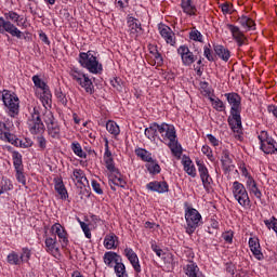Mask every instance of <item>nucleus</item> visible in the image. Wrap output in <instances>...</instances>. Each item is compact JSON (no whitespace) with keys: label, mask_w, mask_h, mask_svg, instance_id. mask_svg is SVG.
<instances>
[{"label":"nucleus","mask_w":277,"mask_h":277,"mask_svg":"<svg viewBox=\"0 0 277 277\" xmlns=\"http://www.w3.org/2000/svg\"><path fill=\"white\" fill-rule=\"evenodd\" d=\"M71 277H85V276H83V274H81L80 272L75 271V272L71 274Z\"/></svg>","instance_id":"774afa93"},{"label":"nucleus","mask_w":277,"mask_h":277,"mask_svg":"<svg viewBox=\"0 0 277 277\" xmlns=\"http://www.w3.org/2000/svg\"><path fill=\"white\" fill-rule=\"evenodd\" d=\"M196 164L203 188L206 189V192H211V185H213V177H211V174H209V169L207 168V164H205V161L200 159L196 160Z\"/></svg>","instance_id":"ddd939ff"},{"label":"nucleus","mask_w":277,"mask_h":277,"mask_svg":"<svg viewBox=\"0 0 277 277\" xmlns=\"http://www.w3.org/2000/svg\"><path fill=\"white\" fill-rule=\"evenodd\" d=\"M0 140L9 144H18V138L10 132V126L3 121H0Z\"/></svg>","instance_id":"6ab92c4d"},{"label":"nucleus","mask_w":277,"mask_h":277,"mask_svg":"<svg viewBox=\"0 0 277 277\" xmlns=\"http://www.w3.org/2000/svg\"><path fill=\"white\" fill-rule=\"evenodd\" d=\"M12 159L16 181L23 186L27 185V177L25 176V168L23 166V155L18 151H12Z\"/></svg>","instance_id":"9b49d317"},{"label":"nucleus","mask_w":277,"mask_h":277,"mask_svg":"<svg viewBox=\"0 0 277 277\" xmlns=\"http://www.w3.org/2000/svg\"><path fill=\"white\" fill-rule=\"evenodd\" d=\"M19 260L22 261V263H29V261L31 260V249L27 247L22 248Z\"/></svg>","instance_id":"49530a36"},{"label":"nucleus","mask_w":277,"mask_h":277,"mask_svg":"<svg viewBox=\"0 0 277 277\" xmlns=\"http://www.w3.org/2000/svg\"><path fill=\"white\" fill-rule=\"evenodd\" d=\"M181 8L184 14H187V16H196V12H198L196 4L192 2V0H182Z\"/></svg>","instance_id":"c9c22d12"},{"label":"nucleus","mask_w":277,"mask_h":277,"mask_svg":"<svg viewBox=\"0 0 277 277\" xmlns=\"http://www.w3.org/2000/svg\"><path fill=\"white\" fill-rule=\"evenodd\" d=\"M203 55L208 60V62H215V55H213L211 44L208 43L203 47Z\"/></svg>","instance_id":"8fccbe9b"},{"label":"nucleus","mask_w":277,"mask_h":277,"mask_svg":"<svg viewBox=\"0 0 277 277\" xmlns=\"http://www.w3.org/2000/svg\"><path fill=\"white\" fill-rule=\"evenodd\" d=\"M43 120L47 124L48 135L52 137V140H60L61 137V129L60 123L55 120L53 113L48 111L44 114Z\"/></svg>","instance_id":"f8f14e48"},{"label":"nucleus","mask_w":277,"mask_h":277,"mask_svg":"<svg viewBox=\"0 0 277 277\" xmlns=\"http://www.w3.org/2000/svg\"><path fill=\"white\" fill-rule=\"evenodd\" d=\"M246 186L249 194L253 195L255 198H258V200L263 198V193H261V189L259 188L256 181H254V177H249V180L246 181Z\"/></svg>","instance_id":"c756f323"},{"label":"nucleus","mask_w":277,"mask_h":277,"mask_svg":"<svg viewBox=\"0 0 277 277\" xmlns=\"http://www.w3.org/2000/svg\"><path fill=\"white\" fill-rule=\"evenodd\" d=\"M214 53L223 60V62H228L230 60V50L221 44L213 45Z\"/></svg>","instance_id":"f704fd0d"},{"label":"nucleus","mask_w":277,"mask_h":277,"mask_svg":"<svg viewBox=\"0 0 277 277\" xmlns=\"http://www.w3.org/2000/svg\"><path fill=\"white\" fill-rule=\"evenodd\" d=\"M6 262L9 265H23L21 255L16 251H11L6 256Z\"/></svg>","instance_id":"a19ab883"},{"label":"nucleus","mask_w":277,"mask_h":277,"mask_svg":"<svg viewBox=\"0 0 277 277\" xmlns=\"http://www.w3.org/2000/svg\"><path fill=\"white\" fill-rule=\"evenodd\" d=\"M249 248L256 261H263L265 259L263 251H261V241L258 237L249 238Z\"/></svg>","instance_id":"412c9836"},{"label":"nucleus","mask_w":277,"mask_h":277,"mask_svg":"<svg viewBox=\"0 0 277 277\" xmlns=\"http://www.w3.org/2000/svg\"><path fill=\"white\" fill-rule=\"evenodd\" d=\"M78 62L82 68H85L92 75H98V72H103V65L98 63V60L93 55L91 51L80 52Z\"/></svg>","instance_id":"423d86ee"},{"label":"nucleus","mask_w":277,"mask_h":277,"mask_svg":"<svg viewBox=\"0 0 277 277\" xmlns=\"http://www.w3.org/2000/svg\"><path fill=\"white\" fill-rule=\"evenodd\" d=\"M32 83L35 84L36 89V96L39 97L41 101L43 107L45 109H49L51 105H53V95L51 94V89L44 82L42 79H40V76H32Z\"/></svg>","instance_id":"39448f33"},{"label":"nucleus","mask_w":277,"mask_h":277,"mask_svg":"<svg viewBox=\"0 0 277 277\" xmlns=\"http://www.w3.org/2000/svg\"><path fill=\"white\" fill-rule=\"evenodd\" d=\"M106 130L108 133H110V135H114L115 137L120 135V127L115 121L109 120L106 123Z\"/></svg>","instance_id":"37998d69"},{"label":"nucleus","mask_w":277,"mask_h":277,"mask_svg":"<svg viewBox=\"0 0 277 277\" xmlns=\"http://www.w3.org/2000/svg\"><path fill=\"white\" fill-rule=\"evenodd\" d=\"M69 77L72 79V81H75V83H77V81L83 77V75H85L81 69H79L78 67H70L69 71H68Z\"/></svg>","instance_id":"c03bdc74"},{"label":"nucleus","mask_w":277,"mask_h":277,"mask_svg":"<svg viewBox=\"0 0 277 277\" xmlns=\"http://www.w3.org/2000/svg\"><path fill=\"white\" fill-rule=\"evenodd\" d=\"M153 55H154L155 63L158 66H161V64H163V56H161V53L156 51V52H153Z\"/></svg>","instance_id":"052dcab7"},{"label":"nucleus","mask_w":277,"mask_h":277,"mask_svg":"<svg viewBox=\"0 0 277 277\" xmlns=\"http://www.w3.org/2000/svg\"><path fill=\"white\" fill-rule=\"evenodd\" d=\"M45 251L49 254H57L60 253V247H57V237H45Z\"/></svg>","instance_id":"473e14b6"},{"label":"nucleus","mask_w":277,"mask_h":277,"mask_svg":"<svg viewBox=\"0 0 277 277\" xmlns=\"http://www.w3.org/2000/svg\"><path fill=\"white\" fill-rule=\"evenodd\" d=\"M114 269L117 277H129V273H127V266L124 263H122V261L115 264Z\"/></svg>","instance_id":"79ce46f5"},{"label":"nucleus","mask_w":277,"mask_h":277,"mask_svg":"<svg viewBox=\"0 0 277 277\" xmlns=\"http://www.w3.org/2000/svg\"><path fill=\"white\" fill-rule=\"evenodd\" d=\"M55 96L58 103H61V105H64V106L68 105V97H66V93H64L62 89H57L55 91Z\"/></svg>","instance_id":"09e8293b"},{"label":"nucleus","mask_w":277,"mask_h":277,"mask_svg":"<svg viewBox=\"0 0 277 277\" xmlns=\"http://www.w3.org/2000/svg\"><path fill=\"white\" fill-rule=\"evenodd\" d=\"M258 140L260 142V148L265 155H277V142L267 131H261L258 134Z\"/></svg>","instance_id":"1a4fd4ad"},{"label":"nucleus","mask_w":277,"mask_h":277,"mask_svg":"<svg viewBox=\"0 0 277 277\" xmlns=\"http://www.w3.org/2000/svg\"><path fill=\"white\" fill-rule=\"evenodd\" d=\"M223 14H233V4L225 2L220 5Z\"/></svg>","instance_id":"5fc2aeb1"},{"label":"nucleus","mask_w":277,"mask_h":277,"mask_svg":"<svg viewBox=\"0 0 277 277\" xmlns=\"http://www.w3.org/2000/svg\"><path fill=\"white\" fill-rule=\"evenodd\" d=\"M39 38L41 42H44V44H51V41L49 40V37L44 32L39 34Z\"/></svg>","instance_id":"0e129e2a"},{"label":"nucleus","mask_w":277,"mask_h":277,"mask_svg":"<svg viewBox=\"0 0 277 277\" xmlns=\"http://www.w3.org/2000/svg\"><path fill=\"white\" fill-rule=\"evenodd\" d=\"M227 29H229L232 38L235 40L238 47H243V44L248 42V37H246V34H243L239 26L227 24Z\"/></svg>","instance_id":"a211bd4d"},{"label":"nucleus","mask_w":277,"mask_h":277,"mask_svg":"<svg viewBox=\"0 0 277 277\" xmlns=\"http://www.w3.org/2000/svg\"><path fill=\"white\" fill-rule=\"evenodd\" d=\"M136 157H138L142 161L148 163V161H153V154L145 148H136L134 150Z\"/></svg>","instance_id":"e433bc0d"},{"label":"nucleus","mask_w":277,"mask_h":277,"mask_svg":"<svg viewBox=\"0 0 277 277\" xmlns=\"http://www.w3.org/2000/svg\"><path fill=\"white\" fill-rule=\"evenodd\" d=\"M227 103L230 105V117L228 118L229 126L233 131L239 133L241 131V96L238 93H225Z\"/></svg>","instance_id":"7ed1b4c3"},{"label":"nucleus","mask_w":277,"mask_h":277,"mask_svg":"<svg viewBox=\"0 0 277 277\" xmlns=\"http://www.w3.org/2000/svg\"><path fill=\"white\" fill-rule=\"evenodd\" d=\"M207 137L208 142H210L212 146H220V140H217L213 134H207Z\"/></svg>","instance_id":"e2e57ef3"},{"label":"nucleus","mask_w":277,"mask_h":277,"mask_svg":"<svg viewBox=\"0 0 277 277\" xmlns=\"http://www.w3.org/2000/svg\"><path fill=\"white\" fill-rule=\"evenodd\" d=\"M28 131L31 135H42L44 133V122L40 118V110L38 107H34L27 119Z\"/></svg>","instance_id":"6e6552de"},{"label":"nucleus","mask_w":277,"mask_h":277,"mask_svg":"<svg viewBox=\"0 0 277 277\" xmlns=\"http://www.w3.org/2000/svg\"><path fill=\"white\" fill-rule=\"evenodd\" d=\"M50 232L54 235V237L58 238V242L61 243L62 248H66L68 246V232L66 230V227H64L60 223H54Z\"/></svg>","instance_id":"4468645a"},{"label":"nucleus","mask_w":277,"mask_h":277,"mask_svg":"<svg viewBox=\"0 0 277 277\" xmlns=\"http://www.w3.org/2000/svg\"><path fill=\"white\" fill-rule=\"evenodd\" d=\"M145 168L147 169V172H149V174H159L161 172V167L159 166V162H157V160L153 158L145 164Z\"/></svg>","instance_id":"4c0bfd02"},{"label":"nucleus","mask_w":277,"mask_h":277,"mask_svg":"<svg viewBox=\"0 0 277 277\" xmlns=\"http://www.w3.org/2000/svg\"><path fill=\"white\" fill-rule=\"evenodd\" d=\"M232 194L240 207H250V196L248 195L246 186L241 182L235 181L233 183Z\"/></svg>","instance_id":"9d476101"},{"label":"nucleus","mask_w":277,"mask_h":277,"mask_svg":"<svg viewBox=\"0 0 277 277\" xmlns=\"http://www.w3.org/2000/svg\"><path fill=\"white\" fill-rule=\"evenodd\" d=\"M150 246H151L153 252H155V254H157L159 256V259H161V256H163V254H164L163 249L159 248L157 246V242H155V241H151Z\"/></svg>","instance_id":"4d7b16f0"},{"label":"nucleus","mask_w":277,"mask_h":277,"mask_svg":"<svg viewBox=\"0 0 277 277\" xmlns=\"http://www.w3.org/2000/svg\"><path fill=\"white\" fill-rule=\"evenodd\" d=\"M111 185L114 187H122L124 189V187H127V181L124 180V177L121 175L120 177H118L116 181H114L111 183Z\"/></svg>","instance_id":"6e6d98bb"},{"label":"nucleus","mask_w":277,"mask_h":277,"mask_svg":"<svg viewBox=\"0 0 277 277\" xmlns=\"http://www.w3.org/2000/svg\"><path fill=\"white\" fill-rule=\"evenodd\" d=\"M181 163L184 168V172H186L188 176H192V179H196L197 176L196 166L194 164V161L192 160V158H189V156L184 155L182 157Z\"/></svg>","instance_id":"5701e85b"},{"label":"nucleus","mask_w":277,"mask_h":277,"mask_svg":"<svg viewBox=\"0 0 277 277\" xmlns=\"http://www.w3.org/2000/svg\"><path fill=\"white\" fill-rule=\"evenodd\" d=\"M76 83L80 85V88H82L87 94H94V83L92 82V79H90V76L87 74H83V76L78 81H76Z\"/></svg>","instance_id":"bb28decb"},{"label":"nucleus","mask_w":277,"mask_h":277,"mask_svg":"<svg viewBox=\"0 0 277 277\" xmlns=\"http://www.w3.org/2000/svg\"><path fill=\"white\" fill-rule=\"evenodd\" d=\"M71 180L80 189H83V187L90 185V182L88 181V177L85 176V172L81 169H74L71 174Z\"/></svg>","instance_id":"4be33fe9"},{"label":"nucleus","mask_w":277,"mask_h":277,"mask_svg":"<svg viewBox=\"0 0 277 277\" xmlns=\"http://www.w3.org/2000/svg\"><path fill=\"white\" fill-rule=\"evenodd\" d=\"M120 176H122V173H120V170H116L115 172H110L108 173V183L110 185V189H113V192H116V186L111 185L114 182L118 181V179H120Z\"/></svg>","instance_id":"a18cd8bd"},{"label":"nucleus","mask_w":277,"mask_h":277,"mask_svg":"<svg viewBox=\"0 0 277 277\" xmlns=\"http://www.w3.org/2000/svg\"><path fill=\"white\" fill-rule=\"evenodd\" d=\"M233 237H234L233 232H225L222 235V238L224 239V241H226V243H233Z\"/></svg>","instance_id":"680f3d73"},{"label":"nucleus","mask_w":277,"mask_h":277,"mask_svg":"<svg viewBox=\"0 0 277 277\" xmlns=\"http://www.w3.org/2000/svg\"><path fill=\"white\" fill-rule=\"evenodd\" d=\"M119 243L118 236L114 233L106 235L104 238V248H106V250H116Z\"/></svg>","instance_id":"2f4dec72"},{"label":"nucleus","mask_w":277,"mask_h":277,"mask_svg":"<svg viewBox=\"0 0 277 277\" xmlns=\"http://www.w3.org/2000/svg\"><path fill=\"white\" fill-rule=\"evenodd\" d=\"M209 101L215 111H226V104L219 97H209Z\"/></svg>","instance_id":"58836bf2"},{"label":"nucleus","mask_w":277,"mask_h":277,"mask_svg":"<svg viewBox=\"0 0 277 277\" xmlns=\"http://www.w3.org/2000/svg\"><path fill=\"white\" fill-rule=\"evenodd\" d=\"M13 23H15L16 25H14ZM1 27L3 31L10 34V36H12L13 38L21 39L23 38V31H21L18 27H23L24 29H26L27 19L21 17V15L14 11H9L4 13V17H0V34Z\"/></svg>","instance_id":"f03ea898"},{"label":"nucleus","mask_w":277,"mask_h":277,"mask_svg":"<svg viewBox=\"0 0 277 277\" xmlns=\"http://www.w3.org/2000/svg\"><path fill=\"white\" fill-rule=\"evenodd\" d=\"M210 226L211 228L217 230V228H220V222H217V220L215 219H210Z\"/></svg>","instance_id":"69168bd1"},{"label":"nucleus","mask_w":277,"mask_h":277,"mask_svg":"<svg viewBox=\"0 0 277 277\" xmlns=\"http://www.w3.org/2000/svg\"><path fill=\"white\" fill-rule=\"evenodd\" d=\"M221 162L222 169L225 173L233 172L235 170L233 158H230V151H228L227 149L222 151Z\"/></svg>","instance_id":"b1692460"},{"label":"nucleus","mask_w":277,"mask_h":277,"mask_svg":"<svg viewBox=\"0 0 277 277\" xmlns=\"http://www.w3.org/2000/svg\"><path fill=\"white\" fill-rule=\"evenodd\" d=\"M241 174H242V176H245L247 179V181H249V179H252V175H250V173L248 172V169L246 167L241 168Z\"/></svg>","instance_id":"338daca9"},{"label":"nucleus","mask_w":277,"mask_h":277,"mask_svg":"<svg viewBox=\"0 0 277 277\" xmlns=\"http://www.w3.org/2000/svg\"><path fill=\"white\" fill-rule=\"evenodd\" d=\"M124 256H127L128 261L132 265L134 272L136 274L142 273V265H140V258H137V253L133 251L131 248H126L123 251Z\"/></svg>","instance_id":"aec40b11"},{"label":"nucleus","mask_w":277,"mask_h":277,"mask_svg":"<svg viewBox=\"0 0 277 277\" xmlns=\"http://www.w3.org/2000/svg\"><path fill=\"white\" fill-rule=\"evenodd\" d=\"M146 188L149 189V192H156L157 194H166L169 192L170 186L167 182L154 181L149 182L146 185Z\"/></svg>","instance_id":"a878e982"},{"label":"nucleus","mask_w":277,"mask_h":277,"mask_svg":"<svg viewBox=\"0 0 277 277\" xmlns=\"http://www.w3.org/2000/svg\"><path fill=\"white\" fill-rule=\"evenodd\" d=\"M2 194H5V192H11V189H14V185L12 184V181L6 177H2V181L0 183Z\"/></svg>","instance_id":"de8ad7c7"},{"label":"nucleus","mask_w":277,"mask_h":277,"mask_svg":"<svg viewBox=\"0 0 277 277\" xmlns=\"http://www.w3.org/2000/svg\"><path fill=\"white\" fill-rule=\"evenodd\" d=\"M103 261L107 267H115V265H118L122 261V258L114 252V251H107L104 253Z\"/></svg>","instance_id":"cd10ccee"},{"label":"nucleus","mask_w":277,"mask_h":277,"mask_svg":"<svg viewBox=\"0 0 277 277\" xmlns=\"http://www.w3.org/2000/svg\"><path fill=\"white\" fill-rule=\"evenodd\" d=\"M237 23H239L241 29H243L245 31H254V29H256V24L254 23V19L248 15L238 16Z\"/></svg>","instance_id":"393cba45"},{"label":"nucleus","mask_w":277,"mask_h":277,"mask_svg":"<svg viewBox=\"0 0 277 277\" xmlns=\"http://www.w3.org/2000/svg\"><path fill=\"white\" fill-rule=\"evenodd\" d=\"M201 153L206 155L209 161H215V156H213V149H211L209 145H203L201 148Z\"/></svg>","instance_id":"3c124183"},{"label":"nucleus","mask_w":277,"mask_h":277,"mask_svg":"<svg viewBox=\"0 0 277 277\" xmlns=\"http://www.w3.org/2000/svg\"><path fill=\"white\" fill-rule=\"evenodd\" d=\"M158 135H160V142H163V144H167L170 148L172 156L176 157V159H181V155H183V147L176 138V128L166 122H153L145 129V137L148 140H155Z\"/></svg>","instance_id":"f257e3e1"},{"label":"nucleus","mask_w":277,"mask_h":277,"mask_svg":"<svg viewBox=\"0 0 277 277\" xmlns=\"http://www.w3.org/2000/svg\"><path fill=\"white\" fill-rule=\"evenodd\" d=\"M91 185L95 194H98L100 196H102L103 188H101V184L97 183L96 180H92Z\"/></svg>","instance_id":"bf43d9fd"},{"label":"nucleus","mask_w":277,"mask_h":277,"mask_svg":"<svg viewBox=\"0 0 277 277\" xmlns=\"http://www.w3.org/2000/svg\"><path fill=\"white\" fill-rule=\"evenodd\" d=\"M71 150L74 155L80 157V159H85L88 157V154L83 151V148L81 147V144L79 142L71 143Z\"/></svg>","instance_id":"ea45409f"},{"label":"nucleus","mask_w":277,"mask_h":277,"mask_svg":"<svg viewBox=\"0 0 277 277\" xmlns=\"http://www.w3.org/2000/svg\"><path fill=\"white\" fill-rule=\"evenodd\" d=\"M0 98L4 105V111L10 118H16L21 114V100L16 93L3 90L0 92Z\"/></svg>","instance_id":"20e7f679"},{"label":"nucleus","mask_w":277,"mask_h":277,"mask_svg":"<svg viewBox=\"0 0 277 277\" xmlns=\"http://www.w3.org/2000/svg\"><path fill=\"white\" fill-rule=\"evenodd\" d=\"M103 161L108 173L116 172L118 170V168H116V162L114 161L111 150H109V141L107 138H105V151Z\"/></svg>","instance_id":"f3484780"},{"label":"nucleus","mask_w":277,"mask_h":277,"mask_svg":"<svg viewBox=\"0 0 277 277\" xmlns=\"http://www.w3.org/2000/svg\"><path fill=\"white\" fill-rule=\"evenodd\" d=\"M202 34L198 29H193L189 32V39L194 42H202Z\"/></svg>","instance_id":"603ef678"},{"label":"nucleus","mask_w":277,"mask_h":277,"mask_svg":"<svg viewBox=\"0 0 277 277\" xmlns=\"http://www.w3.org/2000/svg\"><path fill=\"white\" fill-rule=\"evenodd\" d=\"M184 273L187 277H205L202 272H200V267H198V264L194 262H188V264L184 266Z\"/></svg>","instance_id":"7c9ffc66"},{"label":"nucleus","mask_w":277,"mask_h":277,"mask_svg":"<svg viewBox=\"0 0 277 277\" xmlns=\"http://www.w3.org/2000/svg\"><path fill=\"white\" fill-rule=\"evenodd\" d=\"M177 55H180L184 66H192V64L196 62V56L194 55V52H192V50H189V47H187L186 44L180 45L177 48Z\"/></svg>","instance_id":"dca6fc26"},{"label":"nucleus","mask_w":277,"mask_h":277,"mask_svg":"<svg viewBox=\"0 0 277 277\" xmlns=\"http://www.w3.org/2000/svg\"><path fill=\"white\" fill-rule=\"evenodd\" d=\"M128 27L132 38H137V36L142 34V24H140V21H137L135 17L128 18Z\"/></svg>","instance_id":"c85d7f7f"},{"label":"nucleus","mask_w":277,"mask_h":277,"mask_svg":"<svg viewBox=\"0 0 277 277\" xmlns=\"http://www.w3.org/2000/svg\"><path fill=\"white\" fill-rule=\"evenodd\" d=\"M185 221L187 235H194L196 228L202 226V215L195 208L185 209Z\"/></svg>","instance_id":"0eeeda50"},{"label":"nucleus","mask_w":277,"mask_h":277,"mask_svg":"<svg viewBox=\"0 0 277 277\" xmlns=\"http://www.w3.org/2000/svg\"><path fill=\"white\" fill-rule=\"evenodd\" d=\"M158 31L161 38H163V40L167 42V44H170V47H176V35L174 34L172 28H170L166 24H160L158 26Z\"/></svg>","instance_id":"2eb2a0df"},{"label":"nucleus","mask_w":277,"mask_h":277,"mask_svg":"<svg viewBox=\"0 0 277 277\" xmlns=\"http://www.w3.org/2000/svg\"><path fill=\"white\" fill-rule=\"evenodd\" d=\"M54 189L58 196H61V200H66L68 198V190L66 189L62 179H54Z\"/></svg>","instance_id":"72a5a7b5"},{"label":"nucleus","mask_w":277,"mask_h":277,"mask_svg":"<svg viewBox=\"0 0 277 277\" xmlns=\"http://www.w3.org/2000/svg\"><path fill=\"white\" fill-rule=\"evenodd\" d=\"M80 227L82 228L87 239H92V232L90 230V225L83 221H79Z\"/></svg>","instance_id":"864d4df0"},{"label":"nucleus","mask_w":277,"mask_h":277,"mask_svg":"<svg viewBox=\"0 0 277 277\" xmlns=\"http://www.w3.org/2000/svg\"><path fill=\"white\" fill-rule=\"evenodd\" d=\"M37 144L40 148V150H45L47 149V138L42 136V134H39L37 137Z\"/></svg>","instance_id":"13d9d810"}]
</instances>
